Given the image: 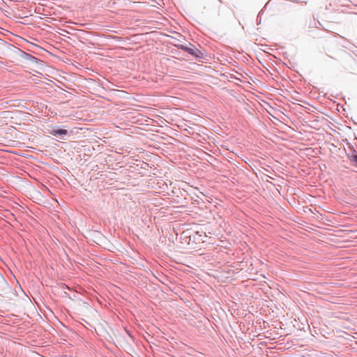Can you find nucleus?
I'll return each mask as SVG.
<instances>
[{
  "label": "nucleus",
  "mask_w": 357,
  "mask_h": 357,
  "mask_svg": "<svg viewBox=\"0 0 357 357\" xmlns=\"http://www.w3.org/2000/svg\"><path fill=\"white\" fill-rule=\"evenodd\" d=\"M0 283L2 284V286H4V287L7 286L6 282H5V280L3 278L1 279Z\"/></svg>",
  "instance_id": "423d86ee"
},
{
  "label": "nucleus",
  "mask_w": 357,
  "mask_h": 357,
  "mask_svg": "<svg viewBox=\"0 0 357 357\" xmlns=\"http://www.w3.org/2000/svg\"><path fill=\"white\" fill-rule=\"evenodd\" d=\"M253 315L247 314V331L249 330V325L250 324V321L253 323Z\"/></svg>",
  "instance_id": "7ed1b4c3"
},
{
  "label": "nucleus",
  "mask_w": 357,
  "mask_h": 357,
  "mask_svg": "<svg viewBox=\"0 0 357 357\" xmlns=\"http://www.w3.org/2000/svg\"><path fill=\"white\" fill-rule=\"evenodd\" d=\"M67 130L64 129H58V130H54L50 133L52 135L56 136V135H66Z\"/></svg>",
  "instance_id": "f257e3e1"
},
{
  "label": "nucleus",
  "mask_w": 357,
  "mask_h": 357,
  "mask_svg": "<svg viewBox=\"0 0 357 357\" xmlns=\"http://www.w3.org/2000/svg\"><path fill=\"white\" fill-rule=\"evenodd\" d=\"M1 294V292L0 291V295Z\"/></svg>",
  "instance_id": "1a4fd4ad"
},
{
  "label": "nucleus",
  "mask_w": 357,
  "mask_h": 357,
  "mask_svg": "<svg viewBox=\"0 0 357 357\" xmlns=\"http://www.w3.org/2000/svg\"><path fill=\"white\" fill-rule=\"evenodd\" d=\"M252 84L247 79V95H246V97H247V100L250 101V98H253V95L254 93L250 92L249 90H248V88H251V86Z\"/></svg>",
  "instance_id": "f03ea898"
},
{
  "label": "nucleus",
  "mask_w": 357,
  "mask_h": 357,
  "mask_svg": "<svg viewBox=\"0 0 357 357\" xmlns=\"http://www.w3.org/2000/svg\"><path fill=\"white\" fill-rule=\"evenodd\" d=\"M253 279H251V278H248L247 279V284H246V287H249L250 285H253Z\"/></svg>",
  "instance_id": "39448f33"
},
{
  "label": "nucleus",
  "mask_w": 357,
  "mask_h": 357,
  "mask_svg": "<svg viewBox=\"0 0 357 357\" xmlns=\"http://www.w3.org/2000/svg\"><path fill=\"white\" fill-rule=\"evenodd\" d=\"M246 106H247V111L250 113V112L248 110H249V108H252V107L250 105V104L248 102H247Z\"/></svg>",
  "instance_id": "0eeeda50"
},
{
  "label": "nucleus",
  "mask_w": 357,
  "mask_h": 357,
  "mask_svg": "<svg viewBox=\"0 0 357 357\" xmlns=\"http://www.w3.org/2000/svg\"><path fill=\"white\" fill-rule=\"evenodd\" d=\"M350 160L354 163V165L357 167V154H353L350 157Z\"/></svg>",
  "instance_id": "20e7f679"
},
{
  "label": "nucleus",
  "mask_w": 357,
  "mask_h": 357,
  "mask_svg": "<svg viewBox=\"0 0 357 357\" xmlns=\"http://www.w3.org/2000/svg\"><path fill=\"white\" fill-rule=\"evenodd\" d=\"M246 349H247V352L250 351V347L248 345H247Z\"/></svg>",
  "instance_id": "6e6552de"
}]
</instances>
